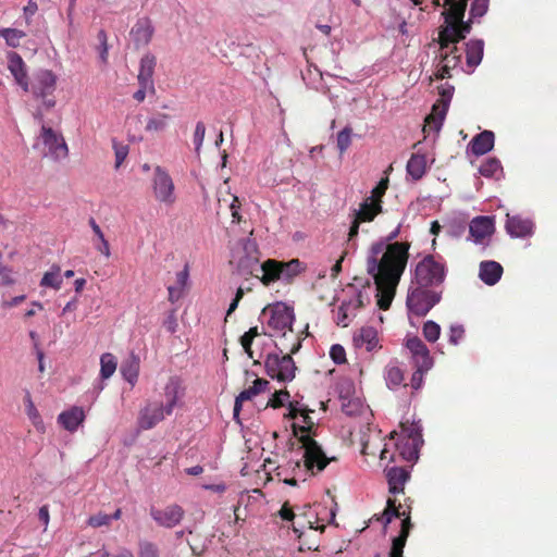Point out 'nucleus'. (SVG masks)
<instances>
[{"instance_id":"1","label":"nucleus","mask_w":557,"mask_h":557,"mask_svg":"<svg viewBox=\"0 0 557 557\" xmlns=\"http://www.w3.org/2000/svg\"><path fill=\"white\" fill-rule=\"evenodd\" d=\"M284 418L294 421V434L298 438L285 465V471L292 476L284 479L285 484L295 486L299 481L305 482L308 476L324 470L330 461L335 460V457H327L319 443L311 437L309 431L313 422L305 405L289 399Z\"/></svg>"},{"instance_id":"2","label":"nucleus","mask_w":557,"mask_h":557,"mask_svg":"<svg viewBox=\"0 0 557 557\" xmlns=\"http://www.w3.org/2000/svg\"><path fill=\"white\" fill-rule=\"evenodd\" d=\"M385 242L380 240L371 246L370 253L367 259V272L372 277H379L383 275L385 265L398 264V261L403 260L404 270L406 269L408 259L409 245L404 243L391 244L388 250L383 255L382 259L379 260V255L384 250Z\"/></svg>"},{"instance_id":"3","label":"nucleus","mask_w":557,"mask_h":557,"mask_svg":"<svg viewBox=\"0 0 557 557\" xmlns=\"http://www.w3.org/2000/svg\"><path fill=\"white\" fill-rule=\"evenodd\" d=\"M230 263L240 276L255 275L257 271L262 273L257 242L250 237L238 239L231 250ZM256 277L260 278L261 276L256 274Z\"/></svg>"},{"instance_id":"4","label":"nucleus","mask_w":557,"mask_h":557,"mask_svg":"<svg viewBox=\"0 0 557 557\" xmlns=\"http://www.w3.org/2000/svg\"><path fill=\"white\" fill-rule=\"evenodd\" d=\"M277 352H270L267 355L264 367L267 374L280 382L287 383L294 380L297 367L292 358V354H296L300 347L301 342L296 339L289 348V354H284V349L280 348L276 344Z\"/></svg>"},{"instance_id":"5","label":"nucleus","mask_w":557,"mask_h":557,"mask_svg":"<svg viewBox=\"0 0 557 557\" xmlns=\"http://www.w3.org/2000/svg\"><path fill=\"white\" fill-rule=\"evenodd\" d=\"M442 289L417 285L408 289L406 307L408 317H425L442 300Z\"/></svg>"},{"instance_id":"6","label":"nucleus","mask_w":557,"mask_h":557,"mask_svg":"<svg viewBox=\"0 0 557 557\" xmlns=\"http://www.w3.org/2000/svg\"><path fill=\"white\" fill-rule=\"evenodd\" d=\"M393 518H401L400 531L397 536L392 541V548L389 557H403V550L409 536L412 523L410 521V506L407 509L401 510V505L395 506V500L388 499L387 507L383 512L382 522L384 528L391 523ZM374 557H381L380 554H375Z\"/></svg>"},{"instance_id":"7","label":"nucleus","mask_w":557,"mask_h":557,"mask_svg":"<svg viewBox=\"0 0 557 557\" xmlns=\"http://www.w3.org/2000/svg\"><path fill=\"white\" fill-rule=\"evenodd\" d=\"M403 260L395 265H385L383 275L372 278L376 285L377 306L382 310H387L395 295L396 287L404 273Z\"/></svg>"},{"instance_id":"8","label":"nucleus","mask_w":557,"mask_h":557,"mask_svg":"<svg viewBox=\"0 0 557 557\" xmlns=\"http://www.w3.org/2000/svg\"><path fill=\"white\" fill-rule=\"evenodd\" d=\"M445 277V264L436 261L432 255H428L416 265L412 283L437 289Z\"/></svg>"},{"instance_id":"9","label":"nucleus","mask_w":557,"mask_h":557,"mask_svg":"<svg viewBox=\"0 0 557 557\" xmlns=\"http://www.w3.org/2000/svg\"><path fill=\"white\" fill-rule=\"evenodd\" d=\"M301 271H304V267L298 259H292L288 262L268 259L262 262L260 281L267 286L276 281L288 282Z\"/></svg>"},{"instance_id":"10","label":"nucleus","mask_w":557,"mask_h":557,"mask_svg":"<svg viewBox=\"0 0 557 557\" xmlns=\"http://www.w3.org/2000/svg\"><path fill=\"white\" fill-rule=\"evenodd\" d=\"M40 143L47 148V151L44 152V157L59 161L69 156V148L63 136L45 124L41 125L40 135L37 137V141L33 145V148L38 149Z\"/></svg>"},{"instance_id":"11","label":"nucleus","mask_w":557,"mask_h":557,"mask_svg":"<svg viewBox=\"0 0 557 557\" xmlns=\"http://www.w3.org/2000/svg\"><path fill=\"white\" fill-rule=\"evenodd\" d=\"M151 188L158 202L170 207L176 201L174 182L169 172L160 165L154 168Z\"/></svg>"},{"instance_id":"12","label":"nucleus","mask_w":557,"mask_h":557,"mask_svg":"<svg viewBox=\"0 0 557 557\" xmlns=\"http://www.w3.org/2000/svg\"><path fill=\"white\" fill-rule=\"evenodd\" d=\"M295 321V314L292 307L285 304H276L271 309V314L268 320V326L272 329L270 336H286V332L293 333L292 325Z\"/></svg>"},{"instance_id":"13","label":"nucleus","mask_w":557,"mask_h":557,"mask_svg":"<svg viewBox=\"0 0 557 557\" xmlns=\"http://www.w3.org/2000/svg\"><path fill=\"white\" fill-rule=\"evenodd\" d=\"M494 232V218L488 215H479L473 218L469 224L468 239L475 245H483V249H485L490 245V237Z\"/></svg>"},{"instance_id":"14","label":"nucleus","mask_w":557,"mask_h":557,"mask_svg":"<svg viewBox=\"0 0 557 557\" xmlns=\"http://www.w3.org/2000/svg\"><path fill=\"white\" fill-rule=\"evenodd\" d=\"M57 75L51 70L40 69L34 73L28 91L36 99L52 95L57 86Z\"/></svg>"},{"instance_id":"15","label":"nucleus","mask_w":557,"mask_h":557,"mask_svg":"<svg viewBox=\"0 0 557 557\" xmlns=\"http://www.w3.org/2000/svg\"><path fill=\"white\" fill-rule=\"evenodd\" d=\"M386 185L376 187L372 190V195L367 197L358 209L351 210V218H356L360 222H370L382 210L379 198L385 193Z\"/></svg>"},{"instance_id":"16","label":"nucleus","mask_w":557,"mask_h":557,"mask_svg":"<svg viewBox=\"0 0 557 557\" xmlns=\"http://www.w3.org/2000/svg\"><path fill=\"white\" fill-rule=\"evenodd\" d=\"M184 515L185 511L183 507L177 504L170 505L164 509H158L156 507L150 508V517L159 527L165 529H173L178 525L182 522Z\"/></svg>"},{"instance_id":"17","label":"nucleus","mask_w":557,"mask_h":557,"mask_svg":"<svg viewBox=\"0 0 557 557\" xmlns=\"http://www.w3.org/2000/svg\"><path fill=\"white\" fill-rule=\"evenodd\" d=\"M406 348L411 354L414 367L431 370L434 361L428 346L418 336L408 337L405 343Z\"/></svg>"},{"instance_id":"18","label":"nucleus","mask_w":557,"mask_h":557,"mask_svg":"<svg viewBox=\"0 0 557 557\" xmlns=\"http://www.w3.org/2000/svg\"><path fill=\"white\" fill-rule=\"evenodd\" d=\"M455 92V87L448 83L442 85L440 87V103L433 104L432 111L435 115L434 120V128L440 131L444 124L445 117L447 115L453 96Z\"/></svg>"},{"instance_id":"19","label":"nucleus","mask_w":557,"mask_h":557,"mask_svg":"<svg viewBox=\"0 0 557 557\" xmlns=\"http://www.w3.org/2000/svg\"><path fill=\"white\" fill-rule=\"evenodd\" d=\"M355 387L351 382L343 384L339 388V399L342 401V410L349 417L359 416L364 409V404L359 397H354Z\"/></svg>"},{"instance_id":"20","label":"nucleus","mask_w":557,"mask_h":557,"mask_svg":"<svg viewBox=\"0 0 557 557\" xmlns=\"http://www.w3.org/2000/svg\"><path fill=\"white\" fill-rule=\"evenodd\" d=\"M165 414V407L163 406V404H148L139 412V428L143 430H150L154 428L160 421H162Z\"/></svg>"},{"instance_id":"21","label":"nucleus","mask_w":557,"mask_h":557,"mask_svg":"<svg viewBox=\"0 0 557 557\" xmlns=\"http://www.w3.org/2000/svg\"><path fill=\"white\" fill-rule=\"evenodd\" d=\"M506 232L512 238H525L533 235L534 224L530 219L507 214Z\"/></svg>"},{"instance_id":"22","label":"nucleus","mask_w":557,"mask_h":557,"mask_svg":"<svg viewBox=\"0 0 557 557\" xmlns=\"http://www.w3.org/2000/svg\"><path fill=\"white\" fill-rule=\"evenodd\" d=\"M362 306V295L360 292L349 300H343L338 306L335 315V323L343 327L347 326L351 320V317H354L356 314V311Z\"/></svg>"},{"instance_id":"23","label":"nucleus","mask_w":557,"mask_h":557,"mask_svg":"<svg viewBox=\"0 0 557 557\" xmlns=\"http://www.w3.org/2000/svg\"><path fill=\"white\" fill-rule=\"evenodd\" d=\"M8 69L13 75L16 84L24 90L28 91L29 82L27 77V71L25 62L22 57L14 51L9 52L8 54Z\"/></svg>"},{"instance_id":"24","label":"nucleus","mask_w":557,"mask_h":557,"mask_svg":"<svg viewBox=\"0 0 557 557\" xmlns=\"http://www.w3.org/2000/svg\"><path fill=\"white\" fill-rule=\"evenodd\" d=\"M154 27L149 17H141L136 21L132 27L129 35L137 47L147 46L152 38Z\"/></svg>"},{"instance_id":"25","label":"nucleus","mask_w":557,"mask_h":557,"mask_svg":"<svg viewBox=\"0 0 557 557\" xmlns=\"http://www.w3.org/2000/svg\"><path fill=\"white\" fill-rule=\"evenodd\" d=\"M185 389L177 376H171L164 386V396L166 398L165 407L166 416H171L174 408L180 405V400L184 396Z\"/></svg>"},{"instance_id":"26","label":"nucleus","mask_w":557,"mask_h":557,"mask_svg":"<svg viewBox=\"0 0 557 557\" xmlns=\"http://www.w3.org/2000/svg\"><path fill=\"white\" fill-rule=\"evenodd\" d=\"M495 144V135L492 131H483L476 134L468 144L467 152L480 157L488 153Z\"/></svg>"},{"instance_id":"27","label":"nucleus","mask_w":557,"mask_h":557,"mask_svg":"<svg viewBox=\"0 0 557 557\" xmlns=\"http://www.w3.org/2000/svg\"><path fill=\"white\" fill-rule=\"evenodd\" d=\"M503 273V265L497 261L484 260L479 264V278L487 286L497 284Z\"/></svg>"},{"instance_id":"28","label":"nucleus","mask_w":557,"mask_h":557,"mask_svg":"<svg viewBox=\"0 0 557 557\" xmlns=\"http://www.w3.org/2000/svg\"><path fill=\"white\" fill-rule=\"evenodd\" d=\"M388 491L391 494H399L404 492V486L410 479V471L403 467H391L385 470Z\"/></svg>"},{"instance_id":"29","label":"nucleus","mask_w":557,"mask_h":557,"mask_svg":"<svg viewBox=\"0 0 557 557\" xmlns=\"http://www.w3.org/2000/svg\"><path fill=\"white\" fill-rule=\"evenodd\" d=\"M85 420V411L82 407L73 406L58 416V423L66 431L73 433Z\"/></svg>"},{"instance_id":"30","label":"nucleus","mask_w":557,"mask_h":557,"mask_svg":"<svg viewBox=\"0 0 557 557\" xmlns=\"http://www.w3.org/2000/svg\"><path fill=\"white\" fill-rule=\"evenodd\" d=\"M434 41L438 44L442 53L449 49L451 44L459 42L456 37V25L451 23L448 13L444 14V23L440 26L438 37Z\"/></svg>"},{"instance_id":"31","label":"nucleus","mask_w":557,"mask_h":557,"mask_svg":"<svg viewBox=\"0 0 557 557\" xmlns=\"http://www.w3.org/2000/svg\"><path fill=\"white\" fill-rule=\"evenodd\" d=\"M377 331L373 326H363L354 335V345L357 348L364 347L367 351H372L377 347Z\"/></svg>"},{"instance_id":"32","label":"nucleus","mask_w":557,"mask_h":557,"mask_svg":"<svg viewBox=\"0 0 557 557\" xmlns=\"http://www.w3.org/2000/svg\"><path fill=\"white\" fill-rule=\"evenodd\" d=\"M156 64V57L151 53H147L141 58L137 76L138 85H154L152 76Z\"/></svg>"},{"instance_id":"33","label":"nucleus","mask_w":557,"mask_h":557,"mask_svg":"<svg viewBox=\"0 0 557 557\" xmlns=\"http://www.w3.org/2000/svg\"><path fill=\"white\" fill-rule=\"evenodd\" d=\"M484 53V40L483 39H470L466 44V60L467 65L470 67H476Z\"/></svg>"},{"instance_id":"34","label":"nucleus","mask_w":557,"mask_h":557,"mask_svg":"<svg viewBox=\"0 0 557 557\" xmlns=\"http://www.w3.org/2000/svg\"><path fill=\"white\" fill-rule=\"evenodd\" d=\"M384 380L391 391H396L404 382V372L396 359L391 360L384 370Z\"/></svg>"},{"instance_id":"35","label":"nucleus","mask_w":557,"mask_h":557,"mask_svg":"<svg viewBox=\"0 0 557 557\" xmlns=\"http://www.w3.org/2000/svg\"><path fill=\"white\" fill-rule=\"evenodd\" d=\"M479 173L486 178H495L496 181H499L505 176L502 162L496 157L485 159L479 168Z\"/></svg>"},{"instance_id":"36","label":"nucleus","mask_w":557,"mask_h":557,"mask_svg":"<svg viewBox=\"0 0 557 557\" xmlns=\"http://www.w3.org/2000/svg\"><path fill=\"white\" fill-rule=\"evenodd\" d=\"M407 175L412 181H419L423 177L426 171V159L424 154L412 153L406 165Z\"/></svg>"},{"instance_id":"37","label":"nucleus","mask_w":557,"mask_h":557,"mask_svg":"<svg viewBox=\"0 0 557 557\" xmlns=\"http://www.w3.org/2000/svg\"><path fill=\"white\" fill-rule=\"evenodd\" d=\"M120 373L126 382L134 386L139 375V358L132 354L129 359L121 364Z\"/></svg>"},{"instance_id":"38","label":"nucleus","mask_w":557,"mask_h":557,"mask_svg":"<svg viewBox=\"0 0 557 557\" xmlns=\"http://www.w3.org/2000/svg\"><path fill=\"white\" fill-rule=\"evenodd\" d=\"M444 5H447L448 9L442 12V17L444 18V14L448 13L451 23L456 25L457 21L465 17L468 0H444Z\"/></svg>"},{"instance_id":"39","label":"nucleus","mask_w":557,"mask_h":557,"mask_svg":"<svg viewBox=\"0 0 557 557\" xmlns=\"http://www.w3.org/2000/svg\"><path fill=\"white\" fill-rule=\"evenodd\" d=\"M88 223L98 240L97 243H94L95 249L102 253L106 258H109L111 256L110 245L109 242L106 239L102 230L97 224L94 218H89Z\"/></svg>"},{"instance_id":"40","label":"nucleus","mask_w":557,"mask_h":557,"mask_svg":"<svg viewBox=\"0 0 557 557\" xmlns=\"http://www.w3.org/2000/svg\"><path fill=\"white\" fill-rule=\"evenodd\" d=\"M60 267L52 265L49 271H47L40 280L41 287H50L54 290H59L63 283V277L60 275Z\"/></svg>"},{"instance_id":"41","label":"nucleus","mask_w":557,"mask_h":557,"mask_svg":"<svg viewBox=\"0 0 557 557\" xmlns=\"http://www.w3.org/2000/svg\"><path fill=\"white\" fill-rule=\"evenodd\" d=\"M269 386V381L265 379L257 377L253 380L252 385L248 388H245L242 391L239 395V400H250L255 396L259 395L260 393L264 392Z\"/></svg>"},{"instance_id":"42","label":"nucleus","mask_w":557,"mask_h":557,"mask_svg":"<svg viewBox=\"0 0 557 557\" xmlns=\"http://www.w3.org/2000/svg\"><path fill=\"white\" fill-rule=\"evenodd\" d=\"M26 414L36 430L40 433L46 431L45 423L37 408L35 407L29 393L26 394Z\"/></svg>"},{"instance_id":"43","label":"nucleus","mask_w":557,"mask_h":557,"mask_svg":"<svg viewBox=\"0 0 557 557\" xmlns=\"http://www.w3.org/2000/svg\"><path fill=\"white\" fill-rule=\"evenodd\" d=\"M116 359L110 354L106 352L100 357V376L102 380H107L113 375L116 370Z\"/></svg>"},{"instance_id":"44","label":"nucleus","mask_w":557,"mask_h":557,"mask_svg":"<svg viewBox=\"0 0 557 557\" xmlns=\"http://www.w3.org/2000/svg\"><path fill=\"white\" fill-rule=\"evenodd\" d=\"M26 36V33L17 28H0V37L5 40V44L11 48L20 46L22 38Z\"/></svg>"},{"instance_id":"45","label":"nucleus","mask_w":557,"mask_h":557,"mask_svg":"<svg viewBox=\"0 0 557 557\" xmlns=\"http://www.w3.org/2000/svg\"><path fill=\"white\" fill-rule=\"evenodd\" d=\"M290 395L289 392L286 389H281L277 392H274L271 397L269 398L267 403V407H271L274 409L286 407L289 403Z\"/></svg>"},{"instance_id":"46","label":"nucleus","mask_w":557,"mask_h":557,"mask_svg":"<svg viewBox=\"0 0 557 557\" xmlns=\"http://www.w3.org/2000/svg\"><path fill=\"white\" fill-rule=\"evenodd\" d=\"M400 455L407 461H416L419 458L420 444H414L406 441L405 443L397 444Z\"/></svg>"},{"instance_id":"47","label":"nucleus","mask_w":557,"mask_h":557,"mask_svg":"<svg viewBox=\"0 0 557 557\" xmlns=\"http://www.w3.org/2000/svg\"><path fill=\"white\" fill-rule=\"evenodd\" d=\"M422 334L428 342L435 343L441 336V326L435 321L428 320L423 324Z\"/></svg>"},{"instance_id":"48","label":"nucleus","mask_w":557,"mask_h":557,"mask_svg":"<svg viewBox=\"0 0 557 557\" xmlns=\"http://www.w3.org/2000/svg\"><path fill=\"white\" fill-rule=\"evenodd\" d=\"M352 129L350 126L344 127L336 136V147L341 153H344L351 145Z\"/></svg>"},{"instance_id":"49","label":"nucleus","mask_w":557,"mask_h":557,"mask_svg":"<svg viewBox=\"0 0 557 557\" xmlns=\"http://www.w3.org/2000/svg\"><path fill=\"white\" fill-rule=\"evenodd\" d=\"M404 433L407 437L408 442L414 443V444H423L422 438V426L420 422L412 423L409 428H406L404 430Z\"/></svg>"},{"instance_id":"50","label":"nucleus","mask_w":557,"mask_h":557,"mask_svg":"<svg viewBox=\"0 0 557 557\" xmlns=\"http://www.w3.org/2000/svg\"><path fill=\"white\" fill-rule=\"evenodd\" d=\"M490 0H473L470 8V17L480 18L484 16L488 10Z\"/></svg>"},{"instance_id":"51","label":"nucleus","mask_w":557,"mask_h":557,"mask_svg":"<svg viewBox=\"0 0 557 557\" xmlns=\"http://www.w3.org/2000/svg\"><path fill=\"white\" fill-rule=\"evenodd\" d=\"M205 135H206V125H205L203 122L199 121L196 124L194 136H193V143H194V146H195V151L198 154H199L200 149L202 147Z\"/></svg>"},{"instance_id":"52","label":"nucleus","mask_w":557,"mask_h":557,"mask_svg":"<svg viewBox=\"0 0 557 557\" xmlns=\"http://www.w3.org/2000/svg\"><path fill=\"white\" fill-rule=\"evenodd\" d=\"M139 557H159L158 546L149 541L139 542Z\"/></svg>"},{"instance_id":"53","label":"nucleus","mask_w":557,"mask_h":557,"mask_svg":"<svg viewBox=\"0 0 557 557\" xmlns=\"http://www.w3.org/2000/svg\"><path fill=\"white\" fill-rule=\"evenodd\" d=\"M465 336V327L462 324H451L449 327L448 342L451 345H458Z\"/></svg>"},{"instance_id":"54","label":"nucleus","mask_w":557,"mask_h":557,"mask_svg":"<svg viewBox=\"0 0 557 557\" xmlns=\"http://www.w3.org/2000/svg\"><path fill=\"white\" fill-rule=\"evenodd\" d=\"M330 357L335 364H343L346 362L345 348L339 344L332 345L330 349Z\"/></svg>"},{"instance_id":"55","label":"nucleus","mask_w":557,"mask_h":557,"mask_svg":"<svg viewBox=\"0 0 557 557\" xmlns=\"http://www.w3.org/2000/svg\"><path fill=\"white\" fill-rule=\"evenodd\" d=\"M472 20L470 17V20L468 21H463V18L461 21H457L456 23V37H457V40L461 41L462 39H465L467 37L468 34H470L471 32V24H472Z\"/></svg>"},{"instance_id":"56","label":"nucleus","mask_w":557,"mask_h":557,"mask_svg":"<svg viewBox=\"0 0 557 557\" xmlns=\"http://www.w3.org/2000/svg\"><path fill=\"white\" fill-rule=\"evenodd\" d=\"M162 324L170 334H174L177 331L176 309H172L166 313Z\"/></svg>"},{"instance_id":"57","label":"nucleus","mask_w":557,"mask_h":557,"mask_svg":"<svg viewBox=\"0 0 557 557\" xmlns=\"http://www.w3.org/2000/svg\"><path fill=\"white\" fill-rule=\"evenodd\" d=\"M414 368L416 370L411 375L410 385L414 391H418L422 387L424 375L429 370H424L423 368L418 367Z\"/></svg>"},{"instance_id":"58","label":"nucleus","mask_w":557,"mask_h":557,"mask_svg":"<svg viewBox=\"0 0 557 557\" xmlns=\"http://www.w3.org/2000/svg\"><path fill=\"white\" fill-rule=\"evenodd\" d=\"M113 149L115 152V168H119L128 154V146L119 145L115 140L113 141Z\"/></svg>"},{"instance_id":"59","label":"nucleus","mask_w":557,"mask_h":557,"mask_svg":"<svg viewBox=\"0 0 557 557\" xmlns=\"http://www.w3.org/2000/svg\"><path fill=\"white\" fill-rule=\"evenodd\" d=\"M169 116L163 114L161 117H151L147 121V131H162L166 126V119Z\"/></svg>"},{"instance_id":"60","label":"nucleus","mask_w":557,"mask_h":557,"mask_svg":"<svg viewBox=\"0 0 557 557\" xmlns=\"http://www.w3.org/2000/svg\"><path fill=\"white\" fill-rule=\"evenodd\" d=\"M111 523L109 515L99 512L95 516L89 517L88 524L94 528H100L109 525Z\"/></svg>"},{"instance_id":"61","label":"nucleus","mask_w":557,"mask_h":557,"mask_svg":"<svg viewBox=\"0 0 557 557\" xmlns=\"http://www.w3.org/2000/svg\"><path fill=\"white\" fill-rule=\"evenodd\" d=\"M38 11V4L35 0H28L27 4L23 8V15L27 25L30 24L33 16Z\"/></svg>"},{"instance_id":"62","label":"nucleus","mask_w":557,"mask_h":557,"mask_svg":"<svg viewBox=\"0 0 557 557\" xmlns=\"http://www.w3.org/2000/svg\"><path fill=\"white\" fill-rule=\"evenodd\" d=\"M189 278V268L188 264L184 267V269L176 273V285L178 288L184 289L187 285Z\"/></svg>"},{"instance_id":"63","label":"nucleus","mask_w":557,"mask_h":557,"mask_svg":"<svg viewBox=\"0 0 557 557\" xmlns=\"http://www.w3.org/2000/svg\"><path fill=\"white\" fill-rule=\"evenodd\" d=\"M148 90L153 94L156 90L154 85H139V89L134 92L133 98L138 102H143Z\"/></svg>"},{"instance_id":"64","label":"nucleus","mask_w":557,"mask_h":557,"mask_svg":"<svg viewBox=\"0 0 557 557\" xmlns=\"http://www.w3.org/2000/svg\"><path fill=\"white\" fill-rule=\"evenodd\" d=\"M441 63H449L453 69L460 64L461 55H449L448 52H443L440 55Z\"/></svg>"}]
</instances>
